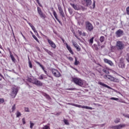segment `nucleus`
<instances>
[{"label": "nucleus", "mask_w": 129, "mask_h": 129, "mask_svg": "<svg viewBox=\"0 0 129 129\" xmlns=\"http://www.w3.org/2000/svg\"><path fill=\"white\" fill-rule=\"evenodd\" d=\"M125 125H126L125 124H121L119 125L113 126L112 127V128H114V129H121L123 127H125Z\"/></svg>", "instance_id": "11"}, {"label": "nucleus", "mask_w": 129, "mask_h": 129, "mask_svg": "<svg viewBox=\"0 0 129 129\" xmlns=\"http://www.w3.org/2000/svg\"><path fill=\"white\" fill-rule=\"evenodd\" d=\"M93 39H94V38L92 37L89 41L90 44H91V45H92V44H93Z\"/></svg>", "instance_id": "32"}, {"label": "nucleus", "mask_w": 129, "mask_h": 129, "mask_svg": "<svg viewBox=\"0 0 129 129\" xmlns=\"http://www.w3.org/2000/svg\"><path fill=\"white\" fill-rule=\"evenodd\" d=\"M28 64L30 68H33V64H32V62H31V60H30V58L28 57Z\"/></svg>", "instance_id": "24"}, {"label": "nucleus", "mask_w": 129, "mask_h": 129, "mask_svg": "<svg viewBox=\"0 0 129 129\" xmlns=\"http://www.w3.org/2000/svg\"><path fill=\"white\" fill-rule=\"evenodd\" d=\"M56 20L58 22V23H59L60 25H62V22H61L60 21V20H59L58 19H56Z\"/></svg>", "instance_id": "54"}, {"label": "nucleus", "mask_w": 129, "mask_h": 129, "mask_svg": "<svg viewBox=\"0 0 129 129\" xmlns=\"http://www.w3.org/2000/svg\"><path fill=\"white\" fill-rule=\"evenodd\" d=\"M31 29H32V30L33 31L34 30H35L36 29V28H35V27L34 26H31Z\"/></svg>", "instance_id": "53"}, {"label": "nucleus", "mask_w": 129, "mask_h": 129, "mask_svg": "<svg viewBox=\"0 0 129 129\" xmlns=\"http://www.w3.org/2000/svg\"><path fill=\"white\" fill-rule=\"evenodd\" d=\"M53 15L56 19V20H58V17H57V13H56V12L55 11H53Z\"/></svg>", "instance_id": "27"}, {"label": "nucleus", "mask_w": 129, "mask_h": 129, "mask_svg": "<svg viewBox=\"0 0 129 129\" xmlns=\"http://www.w3.org/2000/svg\"><path fill=\"white\" fill-rule=\"evenodd\" d=\"M22 122H23V124H26V120H25V118H23L22 119Z\"/></svg>", "instance_id": "47"}, {"label": "nucleus", "mask_w": 129, "mask_h": 129, "mask_svg": "<svg viewBox=\"0 0 129 129\" xmlns=\"http://www.w3.org/2000/svg\"><path fill=\"white\" fill-rule=\"evenodd\" d=\"M78 32L80 35V36H81L82 35V31H80V30H78Z\"/></svg>", "instance_id": "49"}, {"label": "nucleus", "mask_w": 129, "mask_h": 129, "mask_svg": "<svg viewBox=\"0 0 129 129\" xmlns=\"http://www.w3.org/2000/svg\"><path fill=\"white\" fill-rule=\"evenodd\" d=\"M78 23L79 24V25H83V21L80 22V21H78Z\"/></svg>", "instance_id": "52"}, {"label": "nucleus", "mask_w": 129, "mask_h": 129, "mask_svg": "<svg viewBox=\"0 0 129 129\" xmlns=\"http://www.w3.org/2000/svg\"><path fill=\"white\" fill-rule=\"evenodd\" d=\"M120 120H119V119H117L116 120H114V123H118V122H119Z\"/></svg>", "instance_id": "43"}, {"label": "nucleus", "mask_w": 129, "mask_h": 129, "mask_svg": "<svg viewBox=\"0 0 129 129\" xmlns=\"http://www.w3.org/2000/svg\"><path fill=\"white\" fill-rule=\"evenodd\" d=\"M10 57L12 59V60L13 61V62L15 63L16 62V58H15V57H14V55H13V54H12V52H11V50H10Z\"/></svg>", "instance_id": "20"}, {"label": "nucleus", "mask_w": 129, "mask_h": 129, "mask_svg": "<svg viewBox=\"0 0 129 129\" xmlns=\"http://www.w3.org/2000/svg\"><path fill=\"white\" fill-rule=\"evenodd\" d=\"M72 81L74 82L77 85H79V86H82L83 85V80L80 78H73Z\"/></svg>", "instance_id": "1"}, {"label": "nucleus", "mask_w": 129, "mask_h": 129, "mask_svg": "<svg viewBox=\"0 0 129 129\" xmlns=\"http://www.w3.org/2000/svg\"><path fill=\"white\" fill-rule=\"evenodd\" d=\"M93 8H95V1L93 2Z\"/></svg>", "instance_id": "58"}, {"label": "nucleus", "mask_w": 129, "mask_h": 129, "mask_svg": "<svg viewBox=\"0 0 129 129\" xmlns=\"http://www.w3.org/2000/svg\"><path fill=\"white\" fill-rule=\"evenodd\" d=\"M51 71H52V74H53L55 77L59 78L60 77V76H61V74L60 73V72H59V71H58V70L55 69H52Z\"/></svg>", "instance_id": "6"}, {"label": "nucleus", "mask_w": 129, "mask_h": 129, "mask_svg": "<svg viewBox=\"0 0 129 129\" xmlns=\"http://www.w3.org/2000/svg\"><path fill=\"white\" fill-rule=\"evenodd\" d=\"M28 81L29 82H30V83H33V84H34V82L35 81V78H34L33 79H32V78H28Z\"/></svg>", "instance_id": "22"}, {"label": "nucleus", "mask_w": 129, "mask_h": 129, "mask_svg": "<svg viewBox=\"0 0 129 129\" xmlns=\"http://www.w3.org/2000/svg\"><path fill=\"white\" fill-rule=\"evenodd\" d=\"M33 84H35L37 86H43V83L41 81L38 80L36 78H34Z\"/></svg>", "instance_id": "10"}, {"label": "nucleus", "mask_w": 129, "mask_h": 129, "mask_svg": "<svg viewBox=\"0 0 129 129\" xmlns=\"http://www.w3.org/2000/svg\"><path fill=\"white\" fill-rule=\"evenodd\" d=\"M126 60L128 62V63H129V56H128V54L127 55V56L126 57Z\"/></svg>", "instance_id": "48"}, {"label": "nucleus", "mask_w": 129, "mask_h": 129, "mask_svg": "<svg viewBox=\"0 0 129 129\" xmlns=\"http://www.w3.org/2000/svg\"><path fill=\"white\" fill-rule=\"evenodd\" d=\"M33 38L34 39V40H36V41L38 42V43H40V41H39V40L38 39V38H37V37L35 35H33V36H32Z\"/></svg>", "instance_id": "35"}, {"label": "nucleus", "mask_w": 129, "mask_h": 129, "mask_svg": "<svg viewBox=\"0 0 129 129\" xmlns=\"http://www.w3.org/2000/svg\"><path fill=\"white\" fill-rule=\"evenodd\" d=\"M68 11H69V13H70V15H72L73 13V11L72 10V9H71V8H68Z\"/></svg>", "instance_id": "31"}, {"label": "nucleus", "mask_w": 129, "mask_h": 129, "mask_svg": "<svg viewBox=\"0 0 129 129\" xmlns=\"http://www.w3.org/2000/svg\"><path fill=\"white\" fill-rule=\"evenodd\" d=\"M86 29L89 32H91V31L93 30V26L90 22H86Z\"/></svg>", "instance_id": "5"}, {"label": "nucleus", "mask_w": 129, "mask_h": 129, "mask_svg": "<svg viewBox=\"0 0 129 129\" xmlns=\"http://www.w3.org/2000/svg\"><path fill=\"white\" fill-rule=\"evenodd\" d=\"M84 2L86 3V5L88 6H90L91 4H92V2H91V0H84Z\"/></svg>", "instance_id": "19"}, {"label": "nucleus", "mask_w": 129, "mask_h": 129, "mask_svg": "<svg viewBox=\"0 0 129 129\" xmlns=\"http://www.w3.org/2000/svg\"><path fill=\"white\" fill-rule=\"evenodd\" d=\"M0 77H2V78H3V79H5V77H4V76H3V75H2L1 74H0Z\"/></svg>", "instance_id": "57"}, {"label": "nucleus", "mask_w": 129, "mask_h": 129, "mask_svg": "<svg viewBox=\"0 0 129 129\" xmlns=\"http://www.w3.org/2000/svg\"><path fill=\"white\" fill-rule=\"evenodd\" d=\"M33 32L35 33V34H38V32L37 31V30L36 29H34L33 30Z\"/></svg>", "instance_id": "55"}, {"label": "nucleus", "mask_w": 129, "mask_h": 129, "mask_svg": "<svg viewBox=\"0 0 129 129\" xmlns=\"http://www.w3.org/2000/svg\"><path fill=\"white\" fill-rule=\"evenodd\" d=\"M118 67L121 69H124V68H125V64L123 62V60L122 59H120L118 63Z\"/></svg>", "instance_id": "9"}, {"label": "nucleus", "mask_w": 129, "mask_h": 129, "mask_svg": "<svg viewBox=\"0 0 129 129\" xmlns=\"http://www.w3.org/2000/svg\"><path fill=\"white\" fill-rule=\"evenodd\" d=\"M111 100H115L116 101H118V98H114V97H111L110 98Z\"/></svg>", "instance_id": "37"}, {"label": "nucleus", "mask_w": 129, "mask_h": 129, "mask_svg": "<svg viewBox=\"0 0 129 129\" xmlns=\"http://www.w3.org/2000/svg\"><path fill=\"white\" fill-rule=\"evenodd\" d=\"M103 72H104L106 74H109V71H108V69L105 68L103 69Z\"/></svg>", "instance_id": "23"}, {"label": "nucleus", "mask_w": 129, "mask_h": 129, "mask_svg": "<svg viewBox=\"0 0 129 129\" xmlns=\"http://www.w3.org/2000/svg\"><path fill=\"white\" fill-rule=\"evenodd\" d=\"M27 23L30 26V27H32L33 26L32 24H31V23L29 22V21H27Z\"/></svg>", "instance_id": "51"}, {"label": "nucleus", "mask_w": 129, "mask_h": 129, "mask_svg": "<svg viewBox=\"0 0 129 129\" xmlns=\"http://www.w3.org/2000/svg\"><path fill=\"white\" fill-rule=\"evenodd\" d=\"M79 63H80L79 61L77 60V57H76L74 64L76 65V66H77V65H78V64H79Z\"/></svg>", "instance_id": "28"}, {"label": "nucleus", "mask_w": 129, "mask_h": 129, "mask_svg": "<svg viewBox=\"0 0 129 129\" xmlns=\"http://www.w3.org/2000/svg\"><path fill=\"white\" fill-rule=\"evenodd\" d=\"M104 77L105 78H107L108 79L110 80V81H113V82H116V83L119 82V80H118V79L115 78L111 76V75H106L104 76Z\"/></svg>", "instance_id": "3"}, {"label": "nucleus", "mask_w": 129, "mask_h": 129, "mask_svg": "<svg viewBox=\"0 0 129 129\" xmlns=\"http://www.w3.org/2000/svg\"><path fill=\"white\" fill-rule=\"evenodd\" d=\"M68 104L69 105H72L73 106H75L76 107H79V108H85L86 109H90L91 110H92L93 109V108L91 107H89L87 106H84V105H78L77 104H74L73 103H69Z\"/></svg>", "instance_id": "2"}, {"label": "nucleus", "mask_w": 129, "mask_h": 129, "mask_svg": "<svg viewBox=\"0 0 129 129\" xmlns=\"http://www.w3.org/2000/svg\"><path fill=\"white\" fill-rule=\"evenodd\" d=\"M68 59L70 60V61H73V58L71 56L68 57Z\"/></svg>", "instance_id": "45"}, {"label": "nucleus", "mask_w": 129, "mask_h": 129, "mask_svg": "<svg viewBox=\"0 0 129 129\" xmlns=\"http://www.w3.org/2000/svg\"><path fill=\"white\" fill-rule=\"evenodd\" d=\"M42 129H50V126L45 125L42 128Z\"/></svg>", "instance_id": "30"}, {"label": "nucleus", "mask_w": 129, "mask_h": 129, "mask_svg": "<svg viewBox=\"0 0 129 129\" xmlns=\"http://www.w3.org/2000/svg\"><path fill=\"white\" fill-rule=\"evenodd\" d=\"M44 75L42 74L40 76L39 79H40V80H43V79H44V78H45V77H44Z\"/></svg>", "instance_id": "34"}, {"label": "nucleus", "mask_w": 129, "mask_h": 129, "mask_svg": "<svg viewBox=\"0 0 129 129\" xmlns=\"http://www.w3.org/2000/svg\"><path fill=\"white\" fill-rule=\"evenodd\" d=\"M72 43H73V46H74V47L76 48L77 51H79L81 50V48L80 47V46L78 45L77 43H76L74 41H72Z\"/></svg>", "instance_id": "12"}, {"label": "nucleus", "mask_w": 129, "mask_h": 129, "mask_svg": "<svg viewBox=\"0 0 129 129\" xmlns=\"http://www.w3.org/2000/svg\"><path fill=\"white\" fill-rule=\"evenodd\" d=\"M16 117H20V116H21L22 115V113H21V112H20V111H17L16 112Z\"/></svg>", "instance_id": "25"}, {"label": "nucleus", "mask_w": 129, "mask_h": 129, "mask_svg": "<svg viewBox=\"0 0 129 129\" xmlns=\"http://www.w3.org/2000/svg\"><path fill=\"white\" fill-rule=\"evenodd\" d=\"M116 48L117 50H123V49L124 48V44L120 41H117Z\"/></svg>", "instance_id": "4"}, {"label": "nucleus", "mask_w": 129, "mask_h": 129, "mask_svg": "<svg viewBox=\"0 0 129 129\" xmlns=\"http://www.w3.org/2000/svg\"><path fill=\"white\" fill-rule=\"evenodd\" d=\"M35 63H36V64H38V65H40L41 63H40V62H39L38 61H35Z\"/></svg>", "instance_id": "60"}, {"label": "nucleus", "mask_w": 129, "mask_h": 129, "mask_svg": "<svg viewBox=\"0 0 129 129\" xmlns=\"http://www.w3.org/2000/svg\"><path fill=\"white\" fill-rule=\"evenodd\" d=\"M25 111H26V112H30V110H29V108L25 107Z\"/></svg>", "instance_id": "42"}, {"label": "nucleus", "mask_w": 129, "mask_h": 129, "mask_svg": "<svg viewBox=\"0 0 129 129\" xmlns=\"http://www.w3.org/2000/svg\"><path fill=\"white\" fill-rule=\"evenodd\" d=\"M18 93V89L17 88H14L13 89L12 94L14 97H16L17 94Z\"/></svg>", "instance_id": "17"}, {"label": "nucleus", "mask_w": 129, "mask_h": 129, "mask_svg": "<svg viewBox=\"0 0 129 129\" xmlns=\"http://www.w3.org/2000/svg\"><path fill=\"white\" fill-rule=\"evenodd\" d=\"M70 5L72 6V8L75 10V11H79L81 9L80 7H79V6H77V5L76 4L71 3Z\"/></svg>", "instance_id": "15"}, {"label": "nucleus", "mask_w": 129, "mask_h": 129, "mask_svg": "<svg viewBox=\"0 0 129 129\" xmlns=\"http://www.w3.org/2000/svg\"><path fill=\"white\" fill-rule=\"evenodd\" d=\"M39 66H40V67H41V68H42V67H43V65H42V64H39Z\"/></svg>", "instance_id": "64"}, {"label": "nucleus", "mask_w": 129, "mask_h": 129, "mask_svg": "<svg viewBox=\"0 0 129 129\" xmlns=\"http://www.w3.org/2000/svg\"><path fill=\"white\" fill-rule=\"evenodd\" d=\"M37 12L41 18H45V15L43 14L40 7H37Z\"/></svg>", "instance_id": "13"}, {"label": "nucleus", "mask_w": 129, "mask_h": 129, "mask_svg": "<svg viewBox=\"0 0 129 129\" xmlns=\"http://www.w3.org/2000/svg\"><path fill=\"white\" fill-rule=\"evenodd\" d=\"M15 110H16V104H14L12 106V111H13V112H14V111H15Z\"/></svg>", "instance_id": "39"}, {"label": "nucleus", "mask_w": 129, "mask_h": 129, "mask_svg": "<svg viewBox=\"0 0 129 129\" xmlns=\"http://www.w3.org/2000/svg\"><path fill=\"white\" fill-rule=\"evenodd\" d=\"M46 40L51 48H53V49H56V44L55 43H54V42H53V41L49 39L48 38H47Z\"/></svg>", "instance_id": "8"}, {"label": "nucleus", "mask_w": 129, "mask_h": 129, "mask_svg": "<svg viewBox=\"0 0 129 129\" xmlns=\"http://www.w3.org/2000/svg\"><path fill=\"white\" fill-rule=\"evenodd\" d=\"M63 121L65 123V124H67V125H69V122L68 121V120L64 119Z\"/></svg>", "instance_id": "36"}, {"label": "nucleus", "mask_w": 129, "mask_h": 129, "mask_svg": "<svg viewBox=\"0 0 129 129\" xmlns=\"http://www.w3.org/2000/svg\"><path fill=\"white\" fill-rule=\"evenodd\" d=\"M104 62L110 65V66H113V62L111 60H108L107 58L104 59Z\"/></svg>", "instance_id": "14"}, {"label": "nucleus", "mask_w": 129, "mask_h": 129, "mask_svg": "<svg viewBox=\"0 0 129 129\" xmlns=\"http://www.w3.org/2000/svg\"><path fill=\"white\" fill-rule=\"evenodd\" d=\"M58 10L59 12H62L63 11V9H62V7H61V6L58 5Z\"/></svg>", "instance_id": "33"}, {"label": "nucleus", "mask_w": 129, "mask_h": 129, "mask_svg": "<svg viewBox=\"0 0 129 129\" xmlns=\"http://www.w3.org/2000/svg\"><path fill=\"white\" fill-rule=\"evenodd\" d=\"M98 84L101 85V86H103V87H106V88H108V89H112L111 87L108 86L107 85L104 84L101 82H98Z\"/></svg>", "instance_id": "16"}, {"label": "nucleus", "mask_w": 129, "mask_h": 129, "mask_svg": "<svg viewBox=\"0 0 129 129\" xmlns=\"http://www.w3.org/2000/svg\"><path fill=\"white\" fill-rule=\"evenodd\" d=\"M20 33H21V35H22V37L24 38V40H26V37L24 36V34H23V33L21 32Z\"/></svg>", "instance_id": "50"}, {"label": "nucleus", "mask_w": 129, "mask_h": 129, "mask_svg": "<svg viewBox=\"0 0 129 129\" xmlns=\"http://www.w3.org/2000/svg\"><path fill=\"white\" fill-rule=\"evenodd\" d=\"M74 89H74V88H71V89H70L69 90H74Z\"/></svg>", "instance_id": "63"}, {"label": "nucleus", "mask_w": 129, "mask_h": 129, "mask_svg": "<svg viewBox=\"0 0 129 129\" xmlns=\"http://www.w3.org/2000/svg\"><path fill=\"white\" fill-rule=\"evenodd\" d=\"M66 47L68 49V51H69L70 53H71V54H72V55H73V54H74V52H73V51H72V49L71 48V47H70V46L68 45V44L66 43Z\"/></svg>", "instance_id": "18"}, {"label": "nucleus", "mask_w": 129, "mask_h": 129, "mask_svg": "<svg viewBox=\"0 0 129 129\" xmlns=\"http://www.w3.org/2000/svg\"><path fill=\"white\" fill-rule=\"evenodd\" d=\"M104 36H101L99 39L100 42H101V43H102L104 41Z\"/></svg>", "instance_id": "26"}, {"label": "nucleus", "mask_w": 129, "mask_h": 129, "mask_svg": "<svg viewBox=\"0 0 129 129\" xmlns=\"http://www.w3.org/2000/svg\"><path fill=\"white\" fill-rule=\"evenodd\" d=\"M126 12L127 14L129 15V7L126 8Z\"/></svg>", "instance_id": "44"}, {"label": "nucleus", "mask_w": 129, "mask_h": 129, "mask_svg": "<svg viewBox=\"0 0 129 129\" xmlns=\"http://www.w3.org/2000/svg\"><path fill=\"white\" fill-rule=\"evenodd\" d=\"M43 96H45V97H46V98L47 99H48V100H50V99H51V97H50V96H49V95H48L45 93H43Z\"/></svg>", "instance_id": "21"}, {"label": "nucleus", "mask_w": 129, "mask_h": 129, "mask_svg": "<svg viewBox=\"0 0 129 129\" xmlns=\"http://www.w3.org/2000/svg\"><path fill=\"white\" fill-rule=\"evenodd\" d=\"M34 125H35V124L34 123H32V121H30V128H33V126H34Z\"/></svg>", "instance_id": "38"}, {"label": "nucleus", "mask_w": 129, "mask_h": 129, "mask_svg": "<svg viewBox=\"0 0 129 129\" xmlns=\"http://www.w3.org/2000/svg\"><path fill=\"white\" fill-rule=\"evenodd\" d=\"M43 71H44V72L45 73V74H48L47 73V71H46V70H44Z\"/></svg>", "instance_id": "62"}, {"label": "nucleus", "mask_w": 129, "mask_h": 129, "mask_svg": "<svg viewBox=\"0 0 129 129\" xmlns=\"http://www.w3.org/2000/svg\"><path fill=\"white\" fill-rule=\"evenodd\" d=\"M30 33H31V34L32 37H33L34 36H35V35H34V33H33L32 32V31H31Z\"/></svg>", "instance_id": "61"}, {"label": "nucleus", "mask_w": 129, "mask_h": 129, "mask_svg": "<svg viewBox=\"0 0 129 129\" xmlns=\"http://www.w3.org/2000/svg\"><path fill=\"white\" fill-rule=\"evenodd\" d=\"M83 36H86V33L85 32H83V34H82Z\"/></svg>", "instance_id": "59"}, {"label": "nucleus", "mask_w": 129, "mask_h": 129, "mask_svg": "<svg viewBox=\"0 0 129 129\" xmlns=\"http://www.w3.org/2000/svg\"><path fill=\"white\" fill-rule=\"evenodd\" d=\"M123 116H124L125 117H126L127 118H129V114H123Z\"/></svg>", "instance_id": "40"}, {"label": "nucleus", "mask_w": 129, "mask_h": 129, "mask_svg": "<svg viewBox=\"0 0 129 129\" xmlns=\"http://www.w3.org/2000/svg\"><path fill=\"white\" fill-rule=\"evenodd\" d=\"M5 102V99L3 98H0V104L2 103H4Z\"/></svg>", "instance_id": "41"}, {"label": "nucleus", "mask_w": 129, "mask_h": 129, "mask_svg": "<svg viewBox=\"0 0 129 129\" xmlns=\"http://www.w3.org/2000/svg\"><path fill=\"white\" fill-rule=\"evenodd\" d=\"M60 15L61 16L62 18H64L65 17V14H64V12L62 11L59 12Z\"/></svg>", "instance_id": "29"}, {"label": "nucleus", "mask_w": 129, "mask_h": 129, "mask_svg": "<svg viewBox=\"0 0 129 129\" xmlns=\"http://www.w3.org/2000/svg\"><path fill=\"white\" fill-rule=\"evenodd\" d=\"M115 35L117 38L121 37V36H123V31L121 30V29H119L115 32Z\"/></svg>", "instance_id": "7"}, {"label": "nucleus", "mask_w": 129, "mask_h": 129, "mask_svg": "<svg viewBox=\"0 0 129 129\" xmlns=\"http://www.w3.org/2000/svg\"><path fill=\"white\" fill-rule=\"evenodd\" d=\"M47 53L50 55V56H52L53 55V53L52 52H51V51H49Z\"/></svg>", "instance_id": "46"}, {"label": "nucleus", "mask_w": 129, "mask_h": 129, "mask_svg": "<svg viewBox=\"0 0 129 129\" xmlns=\"http://www.w3.org/2000/svg\"><path fill=\"white\" fill-rule=\"evenodd\" d=\"M44 51H45V52H47V53H48L49 52V50H48V49H47L46 48H44Z\"/></svg>", "instance_id": "56"}]
</instances>
